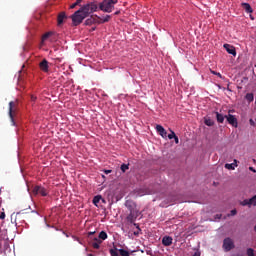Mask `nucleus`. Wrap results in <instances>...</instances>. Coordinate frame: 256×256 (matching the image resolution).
<instances>
[{"label": "nucleus", "mask_w": 256, "mask_h": 256, "mask_svg": "<svg viewBox=\"0 0 256 256\" xmlns=\"http://www.w3.org/2000/svg\"><path fill=\"white\" fill-rule=\"evenodd\" d=\"M88 16L89 14L81 7L71 16L73 25L75 27H77V25H81V23H83V20L87 19Z\"/></svg>", "instance_id": "obj_1"}, {"label": "nucleus", "mask_w": 256, "mask_h": 256, "mask_svg": "<svg viewBox=\"0 0 256 256\" xmlns=\"http://www.w3.org/2000/svg\"><path fill=\"white\" fill-rule=\"evenodd\" d=\"M115 5H117V0H103L98 4V7L103 13H113Z\"/></svg>", "instance_id": "obj_2"}, {"label": "nucleus", "mask_w": 256, "mask_h": 256, "mask_svg": "<svg viewBox=\"0 0 256 256\" xmlns=\"http://www.w3.org/2000/svg\"><path fill=\"white\" fill-rule=\"evenodd\" d=\"M82 8L88 15H91V13H95L97 9H99V5L97 4V1H93L82 6Z\"/></svg>", "instance_id": "obj_3"}, {"label": "nucleus", "mask_w": 256, "mask_h": 256, "mask_svg": "<svg viewBox=\"0 0 256 256\" xmlns=\"http://www.w3.org/2000/svg\"><path fill=\"white\" fill-rule=\"evenodd\" d=\"M32 193L33 195H41V197H47V195H49V190L41 185H37L33 187Z\"/></svg>", "instance_id": "obj_4"}, {"label": "nucleus", "mask_w": 256, "mask_h": 256, "mask_svg": "<svg viewBox=\"0 0 256 256\" xmlns=\"http://www.w3.org/2000/svg\"><path fill=\"white\" fill-rule=\"evenodd\" d=\"M223 249L226 252L231 251V249H235V243L233 242V239L225 238L223 241Z\"/></svg>", "instance_id": "obj_5"}, {"label": "nucleus", "mask_w": 256, "mask_h": 256, "mask_svg": "<svg viewBox=\"0 0 256 256\" xmlns=\"http://www.w3.org/2000/svg\"><path fill=\"white\" fill-rule=\"evenodd\" d=\"M225 119L228 121L229 125H232V127H239V123L234 115L228 114L225 116Z\"/></svg>", "instance_id": "obj_6"}, {"label": "nucleus", "mask_w": 256, "mask_h": 256, "mask_svg": "<svg viewBox=\"0 0 256 256\" xmlns=\"http://www.w3.org/2000/svg\"><path fill=\"white\" fill-rule=\"evenodd\" d=\"M15 107H17V103L11 101L9 102V117L13 123V125H15V119L13 118V115L15 113Z\"/></svg>", "instance_id": "obj_7"}, {"label": "nucleus", "mask_w": 256, "mask_h": 256, "mask_svg": "<svg viewBox=\"0 0 256 256\" xmlns=\"http://www.w3.org/2000/svg\"><path fill=\"white\" fill-rule=\"evenodd\" d=\"M40 71H43V73H49V61L47 59H43L39 63Z\"/></svg>", "instance_id": "obj_8"}, {"label": "nucleus", "mask_w": 256, "mask_h": 256, "mask_svg": "<svg viewBox=\"0 0 256 256\" xmlns=\"http://www.w3.org/2000/svg\"><path fill=\"white\" fill-rule=\"evenodd\" d=\"M99 16L97 15H92L90 18L86 19L85 25H93L95 23L99 24Z\"/></svg>", "instance_id": "obj_9"}, {"label": "nucleus", "mask_w": 256, "mask_h": 256, "mask_svg": "<svg viewBox=\"0 0 256 256\" xmlns=\"http://www.w3.org/2000/svg\"><path fill=\"white\" fill-rule=\"evenodd\" d=\"M224 49H226L229 55H233V57L237 55V51L235 50L234 46H232L231 44H224Z\"/></svg>", "instance_id": "obj_10"}, {"label": "nucleus", "mask_w": 256, "mask_h": 256, "mask_svg": "<svg viewBox=\"0 0 256 256\" xmlns=\"http://www.w3.org/2000/svg\"><path fill=\"white\" fill-rule=\"evenodd\" d=\"M156 131L159 133V135H161V137H163V139H167V130H165L163 126L156 125Z\"/></svg>", "instance_id": "obj_11"}, {"label": "nucleus", "mask_w": 256, "mask_h": 256, "mask_svg": "<svg viewBox=\"0 0 256 256\" xmlns=\"http://www.w3.org/2000/svg\"><path fill=\"white\" fill-rule=\"evenodd\" d=\"M162 244L164 247H170V245H173V238L170 236H164L162 239Z\"/></svg>", "instance_id": "obj_12"}, {"label": "nucleus", "mask_w": 256, "mask_h": 256, "mask_svg": "<svg viewBox=\"0 0 256 256\" xmlns=\"http://www.w3.org/2000/svg\"><path fill=\"white\" fill-rule=\"evenodd\" d=\"M101 243H103V240H100L99 238H94L92 242H90L91 247L93 249H100Z\"/></svg>", "instance_id": "obj_13"}, {"label": "nucleus", "mask_w": 256, "mask_h": 256, "mask_svg": "<svg viewBox=\"0 0 256 256\" xmlns=\"http://www.w3.org/2000/svg\"><path fill=\"white\" fill-rule=\"evenodd\" d=\"M65 19H67V14H65V12H60L57 17L58 26L63 25Z\"/></svg>", "instance_id": "obj_14"}, {"label": "nucleus", "mask_w": 256, "mask_h": 256, "mask_svg": "<svg viewBox=\"0 0 256 256\" xmlns=\"http://www.w3.org/2000/svg\"><path fill=\"white\" fill-rule=\"evenodd\" d=\"M235 167H237V159H234V163L225 164V169H228L229 171H235Z\"/></svg>", "instance_id": "obj_15"}, {"label": "nucleus", "mask_w": 256, "mask_h": 256, "mask_svg": "<svg viewBox=\"0 0 256 256\" xmlns=\"http://www.w3.org/2000/svg\"><path fill=\"white\" fill-rule=\"evenodd\" d=\"M109 21H111V15H106L104 18L99 17L98 25H101L103 23H109Z\"/></svg>", "instance_id": "obj_16"}, {"label": "nucleus", "mask_w": 256, "mask_h": 256, "mask_svg": "<svg viewBox=\"0 0 256 256\" xmlns=\"http://www.w3.org/2000/svg\"><path fill=\"white\" fill-rule=\"evenodd\" d=\"M128 223H135V219H137V217L135 216L133 210L130 211V214L126 217Z\"/></svg>", "instance_id": "obj_17"}, {"label": "nucleus", "mask_w": 256, "mask_h": 256, "mask_svg": "<svg viewBox=\"0 0 256 256\" xmlns=\"http://www.w3.org/2000/svg\"><path fill=\"white\" fill-rule=\"evenodd\" d=\"M242 7L247 13H253V8H251V4L244 2L242 3Z\"/></svg>", "instance_id": "obj_18"}, {"label": "nucleus", "mask_w": 256, "mask_h": 256, "mask_svg": "<svg viewBox=\"0 0 256 256\" xmlns=\"http://www.w3.org/2000/svg\"><path fill=\"white\" fill-rule=\"evenodd\" d=\"M204 123L205 125H207V127H213V125H215V121H213V119H211L210 117H205Z\"/></svg>", "instance_id": "obj_19"}, {"label": "nucleus", "mask_w": 256, "mask_h": 256, "mask_svg": "<svg viewBox=\"0 0 256 256\" xmlns=\"http://www.w3.org/2000/svg\"><path fill=\"white\" fill-rule=\"evenodd\" d=\"M55 33L53 31H50V32H46L45 34H43L42 36V43L44 41H47V39H49V37H53Z\"/></svg>", "instance_id": "obj_20"}, {"label": "nucleus", "mask_w": 256, "mask_h": 256, "mask_svg": "<svg viewBox=\"0 0 256 256\" xmlns=\"http://www.w3.org/2000/svg\"><path fill=\"white\" fill-rule=\"evenodd\" d=\"M215 115L218 123H223V121H225V116H223V114L215 112Z\"/></svg>", "instance_id": "obj_21"}, {"label": "nucleus", "mask_w": 256, "mask_h": 256, "mask_svg": "<svg viewBox=\"0 0 256 256\" xmlns=\"http://www.w3.org/2000/svg\"><path fill=\"white\" fill-rule=\"evenodd\" d=\"M98 239H99L100 241H105V239H107V232L101 231V232L99 233Z\"/></svg>", "instance_id": "obj_22"}, {"label": "nucleus", "mask_w": 256, "mask_h": 256, "mask_svg": "<svg viewBox=\"0 0 256 256\" xmlns=\"http://www.w3.org/2000/svg\"><path fill=\"white\" fill-rule=\"evenodd\" d=\"M245 99H247L249 103H252V101L255 99V96L253 95V93H247Z\"/></svg>", "instance_id": "obj_23"}, {"label": "nucleus", "mask_w": 256, "mask_h": 256, "mask_svg": "<svg viewBox=\"0 0 256 256\" xmlns=\"http://www.w3.org/2000/svg\"><path fill=\"white\" fill-rule=\"evenodd\" d=\"M102 197L100 195L95 196L93 198V204L97 207V204L99 203V201H101Z\"/></svg>", "instance_id": "obj_24"}, {"label": "nucleus", "mask_w": 256, "mask_h": 256, "mask_svg": "<svg viewBox=\"0 0 256 256\" xmlns=\"http://www.w3.org/2000/svg\"><path fill=\"white\" fill-rule=\"evenodd\" d=\"M134 227H136V229H138L137 231L134 232V235L136 237H138V235L141 233V228L139 227V224L134 223Z\"/></svg>", "instance_id": "obj_25"}, {"label": "nucleus", "mask_w": 256, "mask_h": 256, "mask_svg": "<svg viewBox=\"0 0 256 256\" xmlns=\"http://www.w3.org/2000/svg\"><path fill=\"white\" fill-rule=\"evenodd\" d=\"M119 253L121 256H130L129 251L125 249H119Z\"/></svg>", "instance_id": "obj_26"}, {"label": "nucleus", "mask_w": 256, "mask_h": 256, "mask_svg": "<svg viewBox=\"0 0 256 256\" xmlns=\"http://www.w3.org/2000/svg\"><path fill=\"white\" fill-rule=\"evenodd\" d=\"M250 207L253 205L256 207V195L249 199Z\"/></svg>", "instance_id": "obj_27"}, {"label": "nucleus", "mask_w": 256, "mask_h": 256, "mask_svg": "<svg viewBox=\"0 0 256 256\" xmlns=\"http://www.w3.org/2000/svg\"><path fill=\"white\" fill-rule=\"evenodd\" d=\"M122 173H125L129 169V164H122L120 167Z\"/></svg>", "instance_id": "obj_28"}, {"label": "nucleus", "mask_w": 256, "mask_h": 256, "mask_svg": "<svg viewBox=\"0 0 256 256\" xmlns=\"http://www.w3.org/2000/svg\"><path fill=\"white\" fill-rule=\"evenodd\" d=\"M241 205H242L243 207H245V206L251 207V204H250V202H249V199L243 200V201L241 202Z\"/></svg>", "instance_id": "obj_29"}, {"label": "nucleus", "mask_w": 256, "mask_h": 256, "mask_svg": "<svg viewBox=\"0 0 256 256\" xmlns=\"http://www.w3.org/2000/svg\"><path fill=\"white\" fill-rule=\"evenodd\" d=\"M247 255L248 256H255V250H253L252 248H248L247 249Z\"/></svg>", "instance_id": "obj_30"}, {"label": "nucleus", "mask_w": 256, "mask_h": 256, "mask_svg": "<svg viewBox=\"0 0 256 256\" xmlns=\"http://www.w3.org/2000/svg\"><path fill=\"white\" fill-rule=\"evenodd\" d=\"M110 255L111 256H121V255H119V252H117V250H114V249H110Z\"/></svg>", "instance_id": "obj_31"}, {"label": "nucleus", "mask_w": 256, "mask_h": 256, "mask_svg": "<svg viewBox=\"0 0 256 256\" xmlns=\"http://www.w3.org/2000/svg\"><path fill=\"white\" fill-rule=\"evenodd\" d=\"M176 136L174 131H171V133L167 135L168 139H175Z\"/></svg>", "instance_id": "obj_32"}, {"label": "nucleus", "mask_w": 256, "mask_h": 256, "mask_svg": "<svg viewBox=\"0 0 256 256\" xmlns=\"http://www.w3.org/2000/svg\"><path fill=\"white\" fill-rule=\"evenodd\" d=\"M31 101L35 103L37 101V96L31 95Z\"/></svg>", "instance_id": "obj_33"}, {"label": "nucleus", "mask_w": 256, "mask_h": 256, "mask_svg": "<svg viewBox=\"0 0 256 256\" xmlns=\"http://www.w3.org/2000/svg\"><path fill=\"white\" fill-rule=\"evenodd\" d=\"M230 215H231L232 217L235 216V215H237V210H235V209L231 210Z\"/></svg>", "instance_id": "obj_34"}, {"label": "nucleus", "mask_w": 256, "mask_h": 256, "mask_svg": "<svg viewBox=\"0 0 256 256\" xmlns=\"http://www.w3.org/2000/svg\"><path fill=\"white\" fill-rule=\"evenodd\" d=\"M77 6H78L77 3L74 2L72 5H70V9H75Z\"/></svg>", "instance_id": "obj_35"}, {"label": "nucleus", "mask_w": 256, "mask_h": 256, "mask_svg": "<svg viewBox=\"0 0 256 256\" xmlns=\"http://www.w3.org/2000/svg\"><path fill=\"white\" fill-rule=\"evenodd\" d=\"M249 123H250V125H251L252 127H255V121H254L253 119H250V120H249Z\"/></svg>", "instance_id": "obj_36"}, {"label": "nucleus", "mask_w": 256, "mask_h": 256, "mask_svg": "<svg viewBox=\"0 0 256 256\" xmlns=\"http://www.w3.org/2000/svg\"><path fill=\"white\" fill-rule=\"evenodd\" d=\"M174 141H175L176 144H179V137L175 136Z\"/></svg>", "instance_id": "obj_37"}, {"label": "nucleus", "mask_w": 256, "mask_h": 256, "mask_svg": "<svg viewBox=\"0 0 256 256\" xmlns=\"http://www.w3.org/2000/svg\"><path fill=\"white\" fill-rule=\"evenodd\" d=\"M0 219H5V212H1Z\"/></svg>", "instance_id": "obj_38"}, {"label": "nucleus", "mask_w": 256, "mask_h": 256, "mask_svg": "<svg viewBox=\"0 0 256 256\" xmlns=\"http://www.w3.org/2000/svg\"><path fill=\"white\" fill-rule=\"evenodd\" d=\"M249 171H252L253 173H256V170L253 167H249Z\"/></svg>", "instance_id": "obj_39"}, {"label": "nucleus", "mask_w": 256, "mask_h": 256, "mask_svg": "<svg viewBox=\"0 0 256 256\" xmlns=\"http://www.w3.org/2000/svg\"><path fill=\"white\" fill-rule=\"evenodd\" d=\"M104 173H105L106 175H109V173H112V170H105Z\"/></svg>", "instance_id": "obj_40"}, {"label": "nucleus", "mask_w": 256, "mask_h": 256, "mask_svg": "<svg viewBox=\"0 0 256 256\" xmlns=\"http://www.w3.org/2000/svg\"><path fill=\"white\" fill-rule=\"evenodd\" d=\"M83 0H76V5H81V2H82Z\"/></svg>", "instance_id": "obj_41"}, {"label": "nucleus", "mask_w": 256, "mask_h": 256, "mask_svg": "<svg viewBox=\"0 0 256 256\" xmlns=\"http://www.w3.org/2000/svg\"><path fill=\"white\" fill-rule=\"evenodd\" d=\"M221 217H222L221 214H217V215L215 216V219H221Z\"/></svg>", "instance_id": "obj_42"}, {"label": "nucleus", "mask_w": 256, "mask_h": 256, "mask_svg": "<svg viewBox=\"0 0 256 256\" xmlns=\"http://www.w3.org/2000/svg\"><path fill=\"white\" fill-rule=\"evenodd\" d=\"M119 13H121L120 11H116L115 13H114V15H119Z\"/></svg>", "instance_id": "obj_43"}, {"label": "nucleus", "mask_w": 256, "mask_h": 256, "mask_svg": "<svg viewBox=\"0 0 256 256\" xmlns=\"http://www.w3.org/2000/svg\"><path fill=\"white\" fill-rule=\"evenodd\" d=\"M250 19H251L252 21L255 20V18H254L252 15H250Z\"/></svg>", "instance_id": "obj_44"}, {"label": "nucleus", "mask_w": 256, "mask_h": 256, "mask_svg": "<svg viewBox=\"0 0 256 256\" xmlns=\"http://www.w3.org/2000/svg\"><path fill=\"white\" fill-rule=\"evenodd\" d=\"M95 234V232H89L88 233V235H94Z\"/></svg>", "instance_id": "obj_45"}, {"label": "nucleus", "mask_w": 256, "mask_h": 256, "mask_svg": "<svg viewBox=\"0 0 256 256\" xmlns=\"http://www.w3.org/2000/svg\"><path fill=\"white\" fill-rule=\"evenodd\" d=\"M216 75H218V77H221V73H217Z\"/></svg>", "instance_id": "obj_46"}, {"label": "nucleus", "mask_w": 256, "mask_h": 256, "mask_svg": "<svg viewBox=\"0 0 256 256\" xmlns=\"http://www.w3.org/2000/svg\"><path fill=\"white\" fill-rule=\"evenodd\" d=\"M212 73H213L214 75H217V72H215V71H213Z\"/></svg>", "instance_id": "obj_47"}]
</instances>
